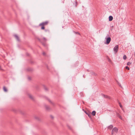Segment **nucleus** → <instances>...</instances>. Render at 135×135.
<instances>
[{
  "label": "nucleus",
  "mask_w": 135,
  "mask_h": 135,
  "mask_svg": "<svg viewBox=\"0 0 135 135\" xmlns=\"http://www.w3.org/2000/svg\"><path fill=\"white\" fill-rule=\"evenodd\" d=\"M47 69H48V70H50V69H49V67H48V66H47Z\"/></svg>",
  "instance_id": "nucleus-30"
},
{
  "label": "nucleus",
  "mask_w": 135,
  "mask_h": 135,
  "mask_svg": "<svg viewBox=\"0 0 135 135\" xmlns=\"http://www.w3.org/2000/svg\"><path fill=\"white\" fill-rule=\"evenodd\" d=\"M50 117H51V118L52 119H53V118H54V117H53V116H52V115H50Z\"/></svg>",
  "instance_id": "nucleus-26"
},
{
  "label": "nucleus",
  "mask_w": 135,
  "mask_h": 135,
  "mask_svg": "<svg viewBox=\"0 0 135 135\" xmlns=\"http://www.w3.org/2000/svg\"><path fill=\"white\" fill-rule=\"evenodd\" d=\"M102 97H103L104 98H107L109 99H110V97L107 95H105L103 94H102Z\"/></svg>",
  "instance_id": "nucleus-5"
},
{
  "label": "nucleus",
  "mask_w": 135,
  "mask_h": 135,
  "mask_svg": "<svg viewBox=\"0 0 135 135\" xmlns=\"http://www.w3.org/2000/svg\"><path fill=\"white\" fill-rule=\"evenodd\" d=\"M119 118H120V119H122V117H121V116L120 115H119Z\"/></svg>",
  "instance_id": "nucleus-27"
},
{
  "label": "nucleus",
  "mask_w": 135,
  "mask_h": 135,
  "mask_svg": "<svg viewBox=\"0 0 135 135\" xmlns=\"http://www.w3.org/2000/svg\"><path fill=\"white\" fill-rule=\"evenodd\" d=\"M43 40L44 41V42H46L47 40L46 39V38L44 37H43Z\"/></svg>",
  "instance_id": "nucleus-18"
},
{
  "label": "nucleus",
  "mask_w": 135,
  "mask_h": 135,
  "mask_svg": "<svg viewBox=\"0 0 135 135\" xmlns=\"http://www.w3.org/2000/svg\"><path fill=\"white\" fill-rule=\"evenodd\" d=\"M49 23L48 21H46L45 22H43L40 23L39 25V26H41V30H44L45 27L44 26L46 25H47Z\"/></svg>",
  "instance_id": "nucleus-1"
},
{
  "label": "nucleus",
  "mask_w": 135,
  "mask_h": 135,
  "mask_svg": "<svg viewBox=\"0 0 135 135\" xmlns=\"http://www.w3.org/2000/svg\"><path fill=\"white\" fill-rule=\"evenodd\" d=\"M113 19V17L112 16H110L109 17V21H112Z\"/></svg>",
  "instance_id": "nucleus-10"
},
{
  "label": "nucleus",
  "mask_w": 135,
  "mask_h": 135,
  "mask_svg": "<svg viewBox=\"0 0 135 135\" xmlns=\"http://www.w3.org/2000/svg\"><path fill=\"white\" fill-rule=\"evenodd\" d=\"M45 107L46 109L47 110L49 109H50L49 106L48 105H46L45 106Z\"/></svg>",
  "instance_id": "nucleus-14"
},
{
  "label": "nucleus",
  "mask_w": 135,
  "mask_h": 135,
  "mask_svg": "<svg viewBox=\"0 0 135 135\" xmlns=\"http://www.w3.org/2000/svg\"><path fill=\"white\" fill-rule=\"evenodd\" d=\"M76 34H79H79H80L79 33V32H76Z\"/></svg>",
  "instance_id": "nucleus-31"
},
{
  "label": "nucleus",
  "mask_w": 135,
  "mask_h": 135,
  "mask_svg": "<svg viewBox=\"0 0 135 135\" xmlns=\"http://www.w3.org/2000/svg\"><path fill=\"white\" fill-rule=\"evenodd\" d=\"M117 83L119 85V86L121 87L122 86H121V85L119 83L118 81L117 82Z\"/></svg>",
  "instance_id": "nucleus-24"
},
{
  "label": "nucleus",
  "mask_w": 135,
  "mask_h": 135,
  "mask_svg": "<svg viewBox=\"0 0 135 135\" xmlns=\"http://www.w3.org/2000/svg\"><path fill=\"white\" fill-rule=\"evenodd\" d=\"M91 74L92 75H94L95 76H97V74L95 73L94 72H92L91 73Z\"/></svg>",
  "instance_id": "nucleus-13"
},
{
  "label": "nucleus",
  "mask_w": 135,
  "mask_h": 135,
  "mask_svg": "<svg viewBox=\"0 0 135 135\" xmlns=\"http://www.w3.org/2000/svg\"><path fill=\"white\" fill-rule=\"evenodd\" d=\"M87 71H88V72H89V70H87Z\"/></svg>",
  "instance_id": "nucleus-33"
},
{
  "label": "nucleus",
  "mask_w": 135,
  "mask_h": 135,
  "mask_svg": "<svg viewBox=\"0 0 135 135\" xmlns=\"http://www.w3.org/2000/svg\"><path fill=\"white\" fill-rule=\"evenodd\" d=\"M84 112H85V113L86 114H87L88 117H89V118H91V114H90V113H89V112H87L85 110L84 111Z\"/></svg>",
  "instance_id": "nucleus-6"
},
{
  "label": "nucleus",
  "mask_w": 135,
  "mask_h": 135,
  "mask_svg": "<svg viewBox=\"0 0 135 135\" xmlns=\"http://www.w3.org/2000/svg\"><path fill=\"white\" fill-rule=\"evenodd\" d=\"M131 63L130 62H127V65L128 66V65H131Z\"/></svg>",
  "instance_id": "nucleus-19"
},
{
  "label": "nucleus",
  "mask_w": 135,
  "mask_h": 135,
  "mask_svg": "<svg viewBox=\"0 0 135 135\" xmlns=\"http://www.w3.org/2000/svg\"><path fill=\"white\" fill-rule=\"evenodd\" d=\"M27 70L28 71H32V69H31L29 68H28L27 69Z\"/></svg>",
  "instance_id": "nucleus-20"
},
{
  "label": "nucleus",
  "mask_w": 135,
  "mask_h": 135,
  "mask_svg": "<svg viewBox=\"0 0 135 135\" xmlns=\"http://www.w3.org/2000/svg\"><path fill=\"white\" fill-rule=\"evenodd\" d=\"M96 114V112L95 111H93L92 113L91 114L93 116H94Z\"/></svg>",
  "instance_id": "nucleus-12"
},
{
  "label": "nucleus",
  "mask_w": 135,
  "mask_h": 135,
  "mask_svg": "<svg viewBox=\"0 0 135 135\" xmlns=\"http://www.w3.org/2000/svg\"><path fill=\"white\" fill-rule=\"evenodd\" d=\"M126 69L129 70V67L128 66H126Z\"/></svg>",
  "instance_id": "nucleus-22"
},
{
  "label": "nucleus",
  "mask_w": 135,
  "mask_h": 135,
  "mask_svg": "<svg viewBox=\"0 0 135 135\" xmlns=\"http://www.w3.org/2000/svg\"><path fill=\"white\" fill-rule=\"evenodd\" d=\"M14 36L15 37V38H16L17 40L18 41H20V39H19V37L17 35H14Z\"/></svg>",
  "instance_id": "nucleus-7"
},
{
  "label": "nucleus",
  "mask_w": 135,
  "mask_h": 135,
  "mask_svg": "<svg viewBox=\"0 0 135 135\" xmlns=\"http://www.w3.org/2000/svg\"><path fill=\"white\" fill-rule=\"evenodd\" d=\"M118 45L115 46L113 48V50L114 52V53H116L118 51Z\"/></svg>",
  "instance_id": "nucleus-4"
},
{
  "label": "nucleus",
  "mask_w": 135,
  "mask_h": 135,
  "mask_svg": "<svg viewBox=\"0 0 135 135\" xmlns=\"http://www.w3.org/2000/svg\"><path fill=\"white\" fill-rule=\"evenodd\" d=\"M35 118L36 119H39V118L37 117H35Z\"/></svg>",
  "instance_id": "nucleus-28"
},
{
  "label": "nucleus",
  "mask_w": 135,
  "mask_h": 135,
  "mask_svg": "<svg viewBox=\"0 0 135 135\" xmlns=\"http://www.w3.org/2000/svg\"><path fill=\"white\" fill-rule=\"evenodd\" d=\"M28 95L29 96V97L31 99L33 100H34V98L33 97L31 94H28Z\"/></svg>",
  "instance_id": "nucleus-8"
},
{
  "label": "nucleus",
  "mask_w": 135,
  "mask_h": 135,
  "mask_svg": "<svg viewBox=\"0 0 135 135\" xmlns=\"http://www.w3.org/2000/svg\"><path fill=\"white\" fill-rule=\"evenodd\" d=\"M44 89H45V90L46 91H47L48 90V89L45 86H44Z\"/></svg>",
  "instance_id": "nucleus-17"
},
{
  "label": "nucleus",
  "mask_w": 135,
  "mask_h": 135,
  "mask_svg": "<svg viewBox=\"0 0 135 135\" xmlns=\"http://www.w3.org/2000/svg\"><path fill=\"white\" fill-rule=\"evenodd\" d=\"M41 43H42V45L44 46H46V44L45 43V42H43V40L42 39L40 41Z\"/></svg>",
  "instance_id": "nucleus-9"
},
{
  "label": "nucleus",
  "mask_w": 135,
  "mask_h": 135,
  "mask_svg": "<svg viewBox=\"0 0 135 135\" xmlns=\"http://www.w3.org/2000/svg\"><path fill=\"white\" fill-rule=\"evenodd\" d=\"M113 127V126L112 125H110L108 127L109 129H112Z\"/></svg>",
  "instance_id": "nucleus-15"
},
{
  "label": "nucleus",
  "mask_w": 135,
  "mask_h": 135,
  "mask_svg": "<svg viewBox=\"0 0 135 135\" xmlns=\"http://www.w3.org/2000/svg\"><path fill=\"white\" fill-rule=\"evenodd\" d=\"M68 128L70 129H72V128L71 127V126H69L68 125Z\"/></svg>",
  "instance_id": "nucleus-21"
},
{
  "label": "nucleus",
  "mask_w": 135,
  "mask_h": 135,
  "mask_svg": "<svg viewBox=\"0 0 135 135\" xmlns=\"http://www.w3.org/2000/svg\"><path fill=\"white\" fill-rule=\"evenodd\" d=\"M106 41L104 42V44L107 45H108L110 42L111 40V38L109 36V34L107 35L105 38Z\"/></svg>",
  "instance_id": "nucleus-2"
},
{
  "label": "nucleus",
  "mask_w": 135,
  "mask_h": 135,
  "mask_svg": "<svg viewBox=\"0 0 135 135\" xmlns=\"http://www.w3.org/2000/svg\"><path fill=\"white\" fill-rule=\"evenodd\" d=\"M49 101V102L50 103H52V102H51L49 100H48Z\"/></svg>",
  "instance_id": "nucleus-32"
},
{
  "label": "nucleus",
  "mask_w": 135,
  "mask_h": 135,
  "mask_svg": "<svg viewBox=\"0 0 135 135\" xmlns=\"http://www.w3.org/2000/svg\"><path fill=\"white\" fill-rule=\"evenodd\" d=\"M119 106L120 108H122V105L120 103V102H119Z\"/></svg>",
  "instance_id": "nucleus-23"
},
{
  "label": "nucleus",
  "mask_w": 135,
  "mask_h": 135,
  "mask_svg": "<svg viewBox=\"0 0 135 135\" xmlns=\"http://www.w3.org/2000/svg\"><path fill=\"white\" fill-rule=\"evenodd\" d=\"M127 59V56L126 55H124L123 56V59L125 60H126Z\"/></svg>",
  "instance_id": "nucleus-16"
},
{
  "label": "nucleus",
  "mask_w": 135,
  "mask_h": 135,
  "mask_svg": "<svg viewBox=\"0 0 135 135\" xmlns=\"http://www.w3.org/2000/svg\"><path fill=\"white\" fill-rule=\"evenodd\" d=\"M43 54L44 55H45V52H43Z\"/></svg>",
  "instance_id": "nucleus-29"
},
{
  "label": "nucleus",
  "mask_w": 135,
  "mask_h": 135,
  "mask_svg": "<svg viewBox=\"0 0 135 135\" xmlns=\"http://www.w3.org/2000/svg\"><path fill=\"white\" fill-rule=\"evenodd\" d=\"M3 89L4 91L6 92H7V88H6V87L4 86L3 87Z\"/></svg>",
  "instance_id": "nucleus-11"
},
{
  "label": "nucleus",
  "mask_w": 135,
  "mask_h": 135,
  "mask_svg": "<svg viewBox=\"0 0 135 135\" xmlns=\"http://www.w3.org/2000/svg\"><path fill=\"white\" fill-rule=\"evenodd\" d=\"M118 131V129L117 128L115 127H114L112 131V135H113V134L114 133H117Z\"/></svg>",
  "instance_id": "nucleus-3"
},
{
  "label": "nucleus",
  "mask_w": 135,
  "mask_h": 135,
  "mask_svg": "<svg viewBox=\"0 0 135 135\" xmlns=\"http://www.w3.org/2000/svg\"><path fill=\"white\" fill-rule=\"evenodd\" d=\"M28 80H31V77H29V76H28Z\"/></svg>",
  "instance_id": "nucleus-25"
}]
</instances>
